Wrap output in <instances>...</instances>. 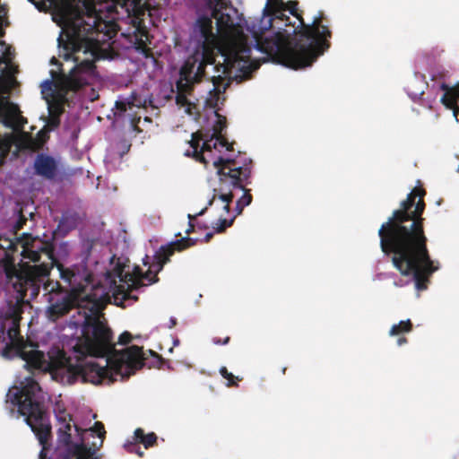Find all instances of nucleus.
I'll return each instance as SVG.
<instances>
[{
  "mask_svg": "<svg viewBox=\"0 0 459 459\" xmlns=\"http://www.w3.org/2000/svg\"><path fill=\"white\" fill-rule=\"evenodd\" d=\"M22 244V255L35 264L24 263L20 268L14 264L10 255L0 260L7 279L13 282V289L22 299L29 295L30 299H36L42 288L51 281L50 272L55 265V247L52 241H44L34 238L30 233H23L19 239Z\"/></svg>",
  "mask_w": 459,
  "mask_h": 459,
  "instance_id": "20e7f679",
  "label": "nucleus"
},
{
  "mask_svg": "<svg viewBox=\"0 0 459 459\" xmlns=\"http://www.w3.org/2000/svg\"><path fill=\"white\" fill-rule=\"evenodd\" d=\"M81 442L82 444L78 445L76 446V449L79 451V452H82V451H86L87 450V447L86 446L83 444V439L81 438Z\"/></svg>",
  "mask_w": 459,
  "mask_h": 459,
  "instance_id": "8fccbe9b",
  "label": "nucleus"
},
{
  "mask_svg": "<svg viewBox=\"0 0 459 459\" xmlns=\"http://www.w3.org/2000/svg\"><path fill=\"white\" fill-rule=\"evenodd\" d=\"M196 239L185 237L169 243L166 246H161L155 253L152 263L149 265L147 272H150V276H158V273L163 269L164 265L169 262L170 256L176 251L181 252L188 247L196 244Z\"/></svg>",
  "mask_w": 459,
  "mask_h": 459,
  "instance_id": "a211bd4d",
  "label": "nucleus"
},
{
  "mask_svg": "<svg viewBox=\"0 0 459 459\" xmlns=\"http://www.w3.org/2000/svg\"><path fill=\"white\" fill-rule=\"evenodd\" d=\"M418 202L414 204L411 222L409 224V232L406 241V253L411 264V275L413 277L418 290L428 288L429 277L437 270L430 258L427 247L428 238L424 232L422 214L425 210L424 195H417Z\"/></svg>",
  "mask_w": 459,
  "mask_h": 459,
  "instance_id": "6e6552de",
  "label": "nucleus"
},
{
  "mask_svg": "<svg viewBox=\"0 0 459 459\" xmlns=\"http://www.w3.org/2000/svg\"><path fill=\"white\" fill-rule=\"evenodd\" d=\"M48 6L53 8V21L61 28V33L58 39L63 38L64 41L68 35L74 32L73 39L75 42H82L81 31H90L96 28V25L86 22L83 15L81 14L79 8L74 7L68 3H60L59 0H45Z\"/></svg>",
  "mask_w": 459,
  "mask_h": 459,
  "instance_id": "9b49d317",
  "label": "nucleus"
},
{
  "mask_svg": "<svg viewBox=\"0 0 459 459\" xmlns=\"http://www.w3.org/2000/svg\"><path fill=\"white\" fill-rule=\"evenodd\" d=\"M0 45L1 46H5V42L4 41H0Z\"/></svg>",
  "mask_w": 459,
  "mask_h": 459,
  "instance_id": "052dcab7",
  "label": "nucleus"
},
{
  "mask_svg": "<svg viewBox=\"0 0 459 459\" xmlns=\"http://www.w3.org/2000/svg\"><path fill=\"white\" fill-rule=\"evenodd\" d=\"M90 430L97 433L98 437L100 438H103L106 434L104 425L100 421H96L94 423L93 427L91 429H90Z\"/></svg>",
  "mask_w": 459,
  "mask_h": 459,
  "instance_id": "a19ab883",
  "label": "nucleus"
},
{
  "mask_svg": "<svg viewBox=\"0 0 459 459\" xmlns=\"http://www.w3.org/2000/svg\"><path fill=\"white\" fill-rule=\"evenodd\" d=\"M83 10L80 13L84 16L86 22L96 25V28L90 31H81L82 44H89L97 48L112 49L109 41L117 33V25L112 22H105L95 15L96 5L94 0H79Z\"/></svg>",
  "mask_w": 459,
  "mask_h": 459,
  "instance_id": "2eb2a0df",
  "label": "nucleus"
},
{
  "mask_svg": "<svg viewBox=\"0 0 459 459\" xmlns=\"http://www.w3.org/2000/svg\"><path fill=\"white\" fill-rule=\"evenodd\" d=\"M212 17L216 20L217 31L224 36L242 31V14L238 13L230 0H219L216 6L210 8Z\"/></svg>",
  "mask_w": 459,
  "mask_h": 459,
  "instance_id": "f3484780",
  "label": "nucleus"
},
{
  "mask_svg": "<svg viewBox=\"0 0 459 459\" xmlns=\"http://www.w3.org/2000/svg\"><path fill=\"white\" fill-rule=\"evenodd\" d=\"M22 316L17 310H12L7 313L3 322L2 327L6 330L7 336L13 345L17 349L26 343L20 333V322Z\"/></svg>",
  "mask_w": 459,
  "mask_h": 459,
  "instance_id": "412c9836",
  "label": "nucleus"
},
{
  "mask_svg": "<svg viewBox=\"0 0 459 459\" xmlns=\"http://www.w3.org/2000/svg\"><path fill=\"white\" fill-rule=\"evenodd\" d=\"M74 32L69 34L65 40L57 39L59 57L65 61L72 60L74 66L68 74L62 71L57 74L51 71L53 80H47L42 83V92H50L54 97L56 91L59 96L65 98L69 91H77L90 84V80L96 75L95 62L100 59H113L116 55L113 49L97 48L82 42H75L73 39Z\"/></svg>",
  "mask_w": 459,
  "mask_h": 459,
  "instance_id": "39448f33",
  "label": "nucleus"
},
{
  "mask_svg": "<svg viewBox=\"0 0 459 459\" xmlns=\"http://www.w3.org/2000/svg\"><path fill=\"white\" fill-rule=\"evenodd\" d=\"M298 5L297 1L285 3V11L299 21V25L293 24L291 30L279 25L278 31L272 36H255V46L260 52L273 62L295 70L310 66L330 48L329 39L332 38L329 26L324 24L325 17L323 12H319L310 24H306Z\"/></svg>",
  "mask_w": 459,
  "mask_h": 459,
  "instance_id": "f03ea898",
  "label": "nucleus"
},
{
  "mask_svg": "<svg viewBox=\"0 0 459 459\" xmlns=\"http://www.w3.org/2000/svg\"><path fill=\"white\" fill-rule=\"evenodd\" d=\"M40 392L39 383L32 377H28L21 387L9 389L5 403L18 408V412L24 417L40 445L45 446L51 436V425L40 401Z\"/></svg>",
  "mask_w": 459,
  "mask_h": 459,
  "instance_id": "1a4fd4ad",
  "label": "nucleus"
},
{
  "mask_svg": "<svg viewBox=\"0 0 459 459\" xmlns=\"http://www.w3.org/2000/svg\"><path fill=\"white\" fill-rule=\"evenodd\" d=\"M145 433L143 431V429L141 428H138L134 430V439L137 443H141L142 444V440L145 437Z\"/></svg>",
  "mask_w": 459,
  "mask_h": 459,
  "instance_id": "a18cd8bd",
  "label": "nucleus"
},
{
  "mask_svg": "<svg viewBox=\"0 0 459 459\" xmlns=\"http://www.w3.org/2000/svg\"><path fill=\"white\" fill-rule=\"evenodd\" d=\"M132 338V334L129 332L125 331L119 335L117 343L121 345H126L131 342Z\"/></svg>",
  "mask_w": 459,
  "mask_h": 459,
  "instance_id": "79ce46f5",
  "label": "nucleus"
},
{
  "mask_svg": "<svg viewBox=\"0 0 459 459\" xmlns=\"http://www.w3.org/2000/svg\"><path fill=\"white\" fill-rule=\"evenodd\" d=\"M213 166L217 169L219 177V184L213 189V195L209 200L207 206H212L218 198L223 205V211L226 213L230 212V204L233 201L234 189H242L244 185L251 183L252 174V160L244 159L240 160L238 158L224 159L218 157L213 160Z\"/></svg>",
  "mask_w": 459,
  "mask_h": 459,
  "instance_id": "9d476101",
  "label": "nucleus"
},
{
  "mask_svg": "<svg viewBox=\"0 0 459 459\" xmlns=\"http://www.w3.org/2000/svg\"><path fill=\"white\" fill-rule=\"evenodd\" d=\"M59 125H60V117H58L56 115H49L48 114V119L47 122V126L45 127H47L48 130L51 131V130L57 128L59 126Z\"/></svg>",
  "mask_w": 459,
  "mask_h": 459,
  "instance_id": "ea45409f",
  "label": "nucleus"
},
{
  "mask_svg": "<svg viewBox=\"0 0 459 459\" xmlns=\"http://www.w3.org/2000/svg\"><path fill=\"white\" fill-rule=\"evenodd\" d=\"M198 228L202 229V230H207L208 226L206 224H204V225L198 224Z\"/></svg>",
  "mask_w": 459,
  "mask_h": 459,
  "instance_id": "13d9d810",
  "label": "nucleus"
},
{
  "mask_svg": "<svg viewBox=\"0 0 459 459\" xmlns=\"http://www.w3.org/2000/svg\"><path fill=\"white\" fill-rule=\"evenodd\" d=\"M10 143L3 139H0V166H2L10 152Z\"/></svg>",
  "mask_w": 459,
  "mask_h": 459,
  "instance_id": "c9c22d12",
  "label": "nucleus"
},
{
  "mask_svg": "<svg viewBox=\"0 0 459 459\" xmlns=\"http://www.w3.org/2000/svg\"><path fill=\"white\" fill-rule=\"evenodd\" d=\"M14 79L11 75H0V93L7 94L10 92Z\"/></svg>",
  "mask_w": 459,
  "mask_h": 459,
  "instance_id": "473e14b6",
  "label": "nucleus"
},
{
  "mask_svg": "<svg viewBox=\"0 0 459 459\" xmlns=\"http://www.w3.org/2000/svg\"><path fill=\"white\" fill-rule=\"evenodd\" d=\"M31 4L35 5V7L40 11L45 12L48 10L47 3H45V0H28Z\"/></svg>",
  "mask_w": 459,
  "mask_h": 459,
  "instance_id": "c03bdc74",
  "label": "nucleus"
},
{
  "mask_svg": "<svg viewBox=\"0 0 459 459\" xmlns=\"http://www.w3.org/2000/svg\"><path fill=\"white\" fill-rule=\"evenodd\" d=\"M171 324L175 325V324H176V320H175V319H172V320H171Z\"/></svg>",
  "mask_w": 459,
  "mask_h": 459,
  "instance_id": "680f3d73",
  "label": "nucleus"
},
{
  "mask_svg": "<svg viewBox=\"0 0 459 459\" xmlns=\"http://www.w3.org/2000/svg\"><path fill=\"white\" fill-rule=\"evenodd\" d=\"M134 106V104L133 100H117L115 104L116 111L114 114L115 116H122L127 108H132Z\"/></svg>",
  "mask_w": 459,
  "mask_h": 459,
  "instance_id": "72a5a7b5",
  "label": "nucleus"
},
{
  "mask_svg": "<svg viewBox=\"0 0 459 459\" xmlns=\"http://www.w3.org/2000/svg\"><path fill=\"white\" fill-rule=\"evenodd\" d=\"M22 238V235L21 237L15 238L16 242L12 241L11 239H5L4 240L5 243L0 244V249H3L5 251L4 257L7 255H10L13 257V253L17 250V245L21 244L22 246V242H20V240H19Z\"/></svg>",
  "mask_w": 459,
  "mask_h": 459,
  "instance_id": "c756f323",
  "label": "nucleus"
},
{
  "mask_svg": "<svg viewBox=\"0 0 459 459\" xmlns=\"http://www.w3.org/2000/svg\"><path fill=\"white\" fill-rule=\"evenodd\" d=\"M82 333L74 346L76 363L67 361V372L75 382L79 379L82 383L100 384L104 379L115 381L117 377L126 379L144 365L143 351L142 347L132 345L122 351L116 350L111 331L110 347L101 354L83 352L77 346L81 343Z\"/></svg>",
  "mask_w": 459,
  "mask_h": 459,
  "instance_id": "7ed1b4c3",
  "label": "nucleus"
},
{
  "mask_svg": "<svg viewBox=\"0 0 459 459\" xmlns=\"http://www.w3.org/2000/svg\"><path fill=\"white\" fill-rule=\"evenodd\" d=\"M5 51L3 54V56L0 57V63H7L12 59L13 52L11 47L5 44Z\"/></svg>",
  "mask_w": 459,
  "mask_h": 459,
  "instance_id": "37998d69",
  "label": "nucleus"
},
{
  "mask_svg": "<svg viewBox=\"0 0 459 459\" xmlns=\"http://www.w3.org/2000/svg\"><path fill=\"white\" fill-rule=\"evenodd\" d=\"M423 188L415 187L401 203V207L394 211L392 217L378 230L382 251L391 255L394 267L402 275L411 276V264L407 256L406 241L408 227L411 222V208L417 195H425Z\"/></svg>",
  "mask_w": 459,
  "mask_h": 459,
  "instance_id": "0eeeda50",
  "label": "nucleus"
},
{
  "mask_svg": "<svg viewBox=\"0 0 459 459\" xmlns=\"http://www.w3.org/2000/svg\"><path fill=\"white\" fill-rule=\"evenodd\" d=\"M33 175L48 181H56L60 176L58 161L51 155L38 153L34 159Z\"/></svg>",
  "mask_w": 459,
  "mask_h": 459,
  "instance_id": "6ab92c4d",
  "label": "nucleus"
},
{
  "mask_svg": "<svg viewBox=\"0 0 459 459\" xmlns=\"http://www.w3.org/2000/svg\"><path fill=\"white\" fill-rule=\"evenodd\" d=\"M29 216L32 219L34 217V213L33 212H30Z\"/></svg>",
  "mask_w": 459,
  "mask_h": 459,
  "instance_id": "bf43d9fd",
  "label": "nucleus"
},
{
  "mask_svg": "<svg viewBox=\"0 0 459 459\" xmlns=\"http://www.w3.org/2000/svg\"><path fill=\"white\" fill-rule=\"evenodd\" d=\"M157 435L154 432L146 434L144 438L142 440V444L144 448L148 449L157 445Z\"/></svg>",
  "mask_w": 459,
  "mask_h": 459,
  "instance_id": "4c0bfd02",
  "label": "nucleus"
},
{
  "mask_svg": "<svg viewBox=\"0 0 459 459\" xmlns=\"http://www.w3.org/2000/svg\"><path fill=\"white\" fill-rule=\"evenodd\" d=\"M233 223L234 218H220L218 221L213 224L212 228L215 233H223L228 228L231 227Z\"/></svg>",
  "mask_w": 459,
  "mask_h": 459,
  "instance_id": "7c9ffc66",
  "label": "nucleus"
},
{
  "mask_svg": "<svg viewBox=\"0 0 459 459\" xmlns=\"http://www.w3.org/2000/svg\"><path fill=\"white\" fill-rule=\"evenodd\" d=\"M251 49L244 41L232 42L226 52L221 53L224 56V64L213 66L212 74L209 75L206 69L202 66H196L197 59L188 58L179 70V78L176 82L177 95L176 102L180 106L188 104L187 95L194 91L195 84L203 80L211 81L213 88L210 91L211 98L207 100L208 104L215 108L218 104L220 94L223 93L230 82H224L226 78H230L232 69L237 63L246 61L250 56Z\"/></svg>",
  "mask_w": 459,
  "mask_h": 459,
  "instance_id": "423d86ee",
  "label": "nucleus"
},
{
  "mask_svg": "<svg viewBox=\"0 0 459 459\" xmlns=\"http://www.w3.org/2000/svg\"><path fill=\"white\" fill-rule=\"evenodd\" d=\"M440 89L445 91L441 98L442 104L448 109L453 111L454 117L457 119L459 113V106L457 100H459V83L455 86L450 87L446 83H442Z\"/></svg>",
  "mask_w": 459,
  "mask_h": 459,
  "instance_id": "5701e85b",
  "label": "nucleus"
},
{
  "mask_svg": "<svg viewBox=\"0 0 459 459\" xmlns=\"http://www.w3.org/2000/svg\"><path fill=\"white\" fill-rule=\"evenodd\" d=\"M407 342V339L405 337H400L398 338L397 340V344L399 346L403 345V343H405Z\"/></svg>",
  "mask_w": 459,
  "mask_h": 459,
  "instance_id": "864d4df0",
  "label": "nucleus"
},
{
  "mask_svg": "<svg viewBox=\"0 0 459 459\" xmlns=\"http://www.w3.org/2000/svg\"><path fill=\"white\" fill-rule=\"evenodd\" d=\"M285 11H281V14L277 13L273 11L270 13V14H266L265 16L270 17L269 23L270 28L273 27V22L281 23L284 27H290L292 29V25L290 22V19L288 15L284 13Z\"/></svg>",
  "mask_w": 459,
  "mask_h": 459,
  "instance_id": "a878e982",
  "label": "nucleus"
},
{
  "mask_svg": "<svg viewBox=\"0 0 459 459\" xmlns=\"http://www.w3.org/2000/svg\"><path fill=\"white\" fill-rule=\"evenodd\" d=\"M207 209H208V207H204L203 210H201L195 215L188 214L189 224H188V228L186 230V235H190L192 232L195 231V225L193 223V221H195L197 216L204 215L205 213V212L207 211Z\"/></svg>",
  "mask_w": 459,
  "mask_h": 459,
  "instance_id": "58836bf2",
  "label": "nucleus"
},
{
  "mask_svg": "<svg viewBox=\"0 0 459 459\" xmlns=\"http://www.w3.org/2000/svg\"><path fill=\"white\" fill-rule=\"evenodd\" d=\"M220 374L223 378H225L228 381V387H237L238 386V382L242 380V377H236L231 372H229L226 367H221L220 368Z\"/></svg>",
  "mask_w": 459,
  "mask_h": 459,
  "instance_id": "c85d7f7f",
  "label": "nucleus"
},
{
  "mask_svg": "<svg viewBox=\"0 0 459 459\" xmlns=\"http://www.w3.org/2000/svg\"><path fill=\"white\" fill-rule=\"evenodd\" d=\"M17 352L26 362L25 366L29 369H47L48 367L44 352L35 349L31 344L21 345Z\"/></svg>",
  "mask_w": 459,
  "mask_h": 459,
  "instance_id": "aec40b11",
  "label": "nucleus"
},
{
  "mask_svg": "<svg viewBox=\"0 0 459 459\" xmlns=\"http://www.w3.org/2000/svg\"><path fill=\"white\" fill-rule=\"evenodd\" d=\"M247 185H244L243 186V188L241 189L244 193H243V195L238 200V202L239 204H241L242 205H244L245 207L246 206H248L251 203H252V200H253V196L251 195V190L247 188Z\"/></svg>",
  "mask_w": 459,
  "mask_h": 459,
  "instance_id": "e433bc0d",
  "label": "nucleus"
},
{
  "mask_svg": "<svg viewBox=\"0 0 459 459\" xmlns=\"http://www.w3.org/2000/svg\"><path fill=\"white\" fill-rule=\"evenodd\" d=\"M285 372H286V368H282V373L285 374Z\"/></svg>",
  "mask_w": 459,
  "mask_h": 459,
  "instance_id": "e2e57ef3",
  "label": "nucleus"
},
{
  "mask_svg": "<svg viewBox=\"0 0 459 459\" xmlns=\"http://www.w3.org/2000/svg\"><path fill=\"white\" fill-rule=\"evenodd\" d=\"M212 341V343H214L215 345H225L230 342V337L226 336L223 340H221L219 337H213Z\"/></svg>",
  "mask_w": 459,
  "mask_h": 459,
  "instance_id": "49530a36",
  "label": "nucleus"
},
{
  "mask_svg": "<svg viewBox=\"0 0 459 459\" xmlns=\"http://www.w3.org/2000/svg\"><path fill=\"white\" fill-rule=\"evenodd\" d=\"M218 120L213 126V133L209 139L204 138L202 132L197 131L192 134L189 141L192 151H186L185 155L194 158L204 165L209 163L208 159H212L213 149H217L218 145L226 147L227 151H233V143H230L222 135L223 130L226 128V117L216 112Z\"/></svg>",
  "mask_w": 459,
  "mask_h": 459,
  "instance_id": "f8f14e48",
  "label": "nucleus"
},
{
  "mask_svg": "<svg viewBox=\"0 0 459 459\" xmlns=\"http://www.w3.org/2000/svg\"><path fill=\"white\" fill-rule=\"evenodd\" d=\"M68 223H69V218L63 217L62 220L59 222V227H65Z\"/></svg>",
  "mask_w": 459,
  "mask_h": 459,
  "instance_id": "603ef678",
  "label": "nucleus"
},
{
  "mask_svg": "<svg viewBox=\"0 0 459 459\" xmlns=\"http://www.w3.org/2000/svg\"><path fill=\"white\" fill-rule=\"evenodd\" d=\"M57 420L60 423L58 428V436L61 441L65 444L69 445L71 443V429H72V415L67 413L65 411H59L56 415Z\"/></svg>",
  "mask_w": 459,
  "mask_h": 459,
  "instance_id": "b1692460",
  "label": "nucleus"
},
{
  "mask_svg": "<svg viewBox=\"0 0 459 459\" xmlns=\"http://www.w3.org/2000/svg\"><path fill=\"white\" fill-rule=\"evenodd\" d=\"M50 63H51L52 65H58V66H61V65H62L59 63V61H58L55 56H53V57H52V59H51Z\"/></svg>",
  "mask_w": 459,
  "mask_h": 459,
  "instance_id": "5fc2aeb1",
  "label": "nucleus"
},
{
  "mask_svg": "<svg viewBox=\"0 0 459 459\" xmlns=\"http://www.w3.org/2000/svg\"><path fill=\"white\" fill-rule=\"evenodd\" d=\"M273 11L276 14H281V11H285V3L282 0H267L264 8V15L270 14Z\"/></svg>",
  "mask_w": 459,
  "mask_h": 459,
  "instance_id": "bb28decb",
  "label": "nucleus"
},
{
  "mask_svg": "<svg viewBox=\"0 0 459 459\" xmlns=\"http://www.w3.org/2000/svg\"><path fill=\"white\" fill-rule=\"evenodd\" d=\"M412 329V324L411 320L401 321L397 325H394L390 330L391 335H399L402 333H409Z\"/></svg>",
  "mask_w": 459,
  "mask_h": 459,
  "instance_id": "cd10ccee",
  "label": "nucleus"
},
{
  "mask_svg": "<svg viewBox=\"0 0 459 459\" xmlns=\"http://www.w3.org/2000/svg\"><path fill=\"white\" fill-rule=\"evenodd\" d=\"M61 100H53L52 101L48 102V114L49 115H56L60 117L62 113L64 112V106H63V99L60 96Z\"/></svg>",
  "mask_w": 459,
  "mask_h": 459,
  "instance_id": "2f4dec72",
  "label": "nucleus"
},
{
  "mask_svg": "<svg viewBox=\"0 0 459 459\" xmlns=\"http://www.w3.org/2000/svg\"><path fill=\"white\" fill-rule=\"evenodd\" d=\"M212 237H213V232H208V233H206V234H205L204 238V241L205 243H208V242H210V241H211V239L212 238Z\"/></svg>",
  "mask_w": 459,
  "mask_h": 459,
  "instance_id": "3c124183",
  "label": "nucleus"
},
{
  "mask_svg": "<svg viewBox=\"0 0 459 459\" xmlns=\"http://www.w3.org/2000/svg\"><path fill=\"white\" fill-rule=\"evenodd\" d=\"M428 83L425 82V75L417 76L409 82L406 91L408 95L414 100H419L425 92Z\"/></svg>",
  "mask_w": 459,
  "mask_h": 459,
  "instance_id": "393cba45",
  "label": "nucleus"
},
{
  "mask_svg": "<svg viewBox=\"0 0 459 459\" xmlns=\"http://www.w3.org/2000/svg\"><path fill=\"white\" fill-rule=\"evenodd\" d=\"M212 18L207 15H199L191 27V39L202 49V58L196 66L206 69L208 65L217 66L223 65L215 64L216 51L218 48V31L213 30Z\"/></svg>",
  "mask_w": 459,
  "mask_h": 459,
  "instance_id": "4468645a",
  "label": "nucleus"
},
{
  "mask_svg": "<svg viewBox=\"0 0 459 459\" xmlns=\"http://www.w3.org/2000/svg\"><path fill=\"white\" fill-rule=\"evenodd\" d=\"M74 429L79 436L82 435L85 430L79 428L77 425H74Z\"/></svg>",
  "mask_w": 459,
  "mask_h": 459,
  "instance_id": "6e6d98bb",
  "label": "nucleus"
},
{
  "mask_svg": "<svg viewBox=\"0 0 459 459\" xmlns=\"http://www.w3.org/2000/svg\"><path fill=\"white\" fill-rule=\"evenodd\" d=\"M114 271L119 281L124 283L117 286L113 293L115 305L121 307H126V302L132 304L138 300V297L132 294L134 290L159 281L158 276H150V272L143 273L138 265H135L133 272L129 273L125 272L124 266L117 264Z\"/></svg>",
  "mask_w": 459,
  "mask_h": 459,
  "instance_id": "ddd939ff",
  "label": "nucleus"
},
{
  "mask_svg": "<svg viewBox=\"0 0 459 459\" xmlns=\"http://www.w3.org/2000/svg\"><path fill=\"white\" fill-rule=\"evenodd\" d=\"M206 6L210 9L212 6H216V3H218L219 0H203Z\"/></svg>",
  "mask_w": 459,
  "mask_h": 459,
  "instance_id": "09e8293b",
  "label": "nucleus"
},
{
  "mask_svg": "<svg viewBox=\"0 0 459 459\" xmlns=\"http://www.w3.org/2000/svg\"><path fill=\"white\" fill-rule=\"evenodd\" d=\"M127 12L129 26L126 31L122 32V35L128 39L139 53H142L145 57H149L152 55V48L149 46L152 42V36L145 25L147 11L134 3L132 12L129 10Z\"/></svg>",
  "mask_w": 459,
  "mask_h": 459,
  "instance_id": "dca6fc26",
  "label": "nucleus"
},
{
  "mask_svg": "<svg viewBox=\"0 0 459 459\" xmlns=\"http://www.w3.org/2000/svg\"><path fill=\"white\" fill-rule=\"evenodd\" d=\"M18 217L14 224L13 225V233L16 236L18 231L23 229L24 225L28 221V217L23 213L22 209L21 208L18 212Z\"/></svg>",
  "mask_w": 459,
  "mask_h": 459,
  "instance_id": "f704fd0d",
  "label": "nucleus"
},
{
  "mask_svg": "<svg viewBox=\"0 0 459 459\" xmlns=\"http://www.w3.org/2000/svg\"><path fill=\"white\" fill-rule=\"evenodd\" d=\"M245 206L239 204L238 201L236 202V207L234 209L235 214L231 217L234 218V220L242 213Z\"/></svg>",
  "mask_w": 459,
  "mask_h": 459,
  "instance_id": "de8ad7c7",
  "label": "nucleus"
},
{
  "mask_svg": "<svg viewBox=\"0 0 459 459\" xmlns=\"http://www.w3.org/2000/svg\"><path fill=\"white\" fill-rule=\"evenodd\" d=\"M54 266L70 289L63 287L58 281H51L44 286L48 304L46 308L48 319L56 322L75 308L76 312L70 317L69 325L82 333L77 350L88 353H103L110 347L111 338V328L104 314L107 299L84 295L86 287L92 281V274L85 267H65L56 258Z\"/></svg>",
  "mask_w": 459,
  "mask_h": 459,
  "instance_id": "f257e3e1",
  "label": "nucleus"
},
{
  "mask_svg": "<svg viewBox=\"0 0 459 459\" xmlns=\"http://www.w3.org/2000/svg\"><path fill=\"white\" fill-rule=\"evenodd\" d=\"M49 130L47 127L39 130L35 136L30 134H23L21 138L20 146L22 149L29 150L31 152H37L43 148L44 144L49 139Z\"/></svg>",
  "mask_w": 459,
  "mask_h": 459,
  "instance_id": "4be33fe9",
  "label": "nucleus"
},
{
  "mask_svg": "<svg viewBox=\"0 0 459 459\" xmlns=\"http://www.w3.org/2000/svg\"><path fill=\"white\" fill-rule=\"evenodd\" d=\"M136 454H137L140 457H143V455H144V454H143V452L140 450V448H138V449L136 450Z\"/></svg>",
  "mask_w": 459,
  "mask_h": 459,
  "instance_id": "4d7b16f0",
  "label": "nucleus"
}]
</instances>
